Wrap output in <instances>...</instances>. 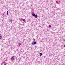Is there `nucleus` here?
Here are the masks:
<instances>
[{
    "label": "nucleus",
    "instance_id": "nucleus-5",
    "mask_svg": "<svg viewBox=\"0 0 65 65\" xmlns=\"http://www.w3.org/2000/svg\"><path fill=\"white\" fill-rule=\"evenodd\" d=\"M35 17V18H37V17H38V16L37 15H36Z\"/></svg>",
    "mask_w": 65,
    "mask_h": 65
},
{
    "label": "nucleus",
    "instance_id": "nucleus-4",
    "mask_svg": "<svg viewBox=\"0 0 65 65\" xmlns=\"http://www.w3.org/2000/svg\"><path fill=\"white\" fill-rule=\"evenodd\" d=\"M32 15L33 17H35V13H32Z\"/></svg>",
    "mask_w": 65,
    "mask_h": 65
},
{
    "label": "nucleus",
    "instance_id": "nucleus-1",
    "mask_svg": "<svg viewBox=\"0 0 65 65\" xmlns=\"http://www.w3.org/2000/svg\"><path fill=\"white\" fill-rule=\"evenodd\" d=\"M14 57L13 56L12 57V58H11V60H12V61H13V60H14Z\"/></svg>",
    "mask_w": 65,
    "mask_h": 65
},
{
    "label": "nucleus",
    "instance_id": "nucleus-15",
    "mask_svg": "<svg viewBox=\"0 0 65 65\" xmlns=\"http://www.w3.org/2000/svg\"><path fill=\"white\" fill-rule=\"evenodd\" d=\"M34 40H35V39H34Z\"/></svg>",
    "mask_w": 65,
    "mask_h": 65
},
{
    "label": "nucleus",
    "instance_id": "nucleus-2",
    "mask_svg": "<svg viewBox=\"0 0 65 65\" xmlns=\"http://www.w3.org/2000/svg\"><path fill=\"white\" fill-rule=\"evenodd\" d=\"M34 44H36V42L35 41L34 42H32V45H34Z\"/></svg>",
    "mask_w": 65,
    "mask_h": 65
},
{
    "label": "nucleus",
    "instance_id": "nucleus-12",
    "mask_svg": "<svg viewBox=\"0 0 65 65\" xmlns=\"http://www.w3.org/2000/svg\"><path fill=\"white\" fill-rule=\"evenodd\" d=\"M63 40L64 41H65V39H63Z\"/></svg>",
    "mask_w": 65,
    "mask_h": 65
},
{
    "label": "nucleus",
    "instance_id": "nucleus-9",
    "mask_svg": "<svg viewBox=\"0 0 65 65\" xmlns=\"http://www.w3.org/2000/svg\"><path fill=\"white\" fill-rule=\"evenodd\" d=\"M7 15H8V11H7Z\"/></svg>",
    "mask_w": 65,
    "mask_h": 65
},
{
    "label": "nucleus",
    "instance_id": "nucleus-3",
    "mask_svg": "<svg viewBox=\"0 0 65 65\" xmlns=\"http://www.w3.org/2000/svg\"><path fill=\"white\" fill-rule=\"evenodd\" d=\"M42 53H40V57H41V56H42Z\"/></svg>",
    "mask_w": 65,
    "mask_h": 65
},
{
    "label": "nucleus",
    "instance_id": "nucleus-7",
    "mask_svg": "<svg viewBox=\"0 0 65 65\" xmlns=\"http://www.w3.org/2000/svg\"><path fill=\"white\" fill-rule=\"evenodd\" d=\"M21 44H22V43H19V46H21Z\"/></svg>",
    "mask_w": 65,
    "mask_h": 65
},
{
    "label": "nucleus",
    "instance_id": "nucleus-8",
    "mask_svg": "<svg viewBox=\"0 0 65 65\" xmlns=\"http://www.w3.org/2000/svg\"><path fill=\"white\" fill-rule=\"evenodd\" d=\"M10 22H11V23H12V19H11L10 20Z\"/></svg>",
    "mask_w": 65,
    "mask_h": 65
},
{
    "label": "nucleus",
    "instance_id": "nucleus-14",
    "mask_svg": "<svg viewBox=\"0 0 65 65\" xmlns=\"http://www.w3.org/2000/svg\"><path fill=\"white\" fill-rule=\"evenodd\" d=\"M4 65H6V64L5 63Z\"/></svg>",
    "mask_w": 65,
    "mask_h": 65
},
{
    "label": "nucleus",
    "instance_id": "nucleus-10",
    "mask_svg": "<svg viewBox=\"0 0 65 65\" xmlns=\"http://www.w3.org/2000/svg\"><path fill=\"white\" fill-rule=\"evenodd\" d=\"M2 38V37H1V35H0V39H1Z\"/></svg>",
    "mask_w": 65,
    "mask_h": 65
},
{
    "label": "nucleus",
    "instance_id": "nucleus-13",
    "mask_svg": "<svg viewBox=\"0 0 65 65\" xmlns=\"http://www.w3.org/2000/svg\"><path fill=\"white\" fill-rule=\"evenodd\" d=\"M64 47H65V45H64Z\"/></svg>",
    "mask_w": 65,
    "mask_h": 65
},
{
    "label": "nucleus",
    "instance_id": "nucleus-6",
    "mask_svg": "<svg viewBox=\"0 0 65 65\" xmlns=\"http://www.w3.org/2000/svg\"><path fill=\"white\" fill-rule=\"evenodd\" d=\"M22 20H23V22H26V20H25V19H23Z\"/></svg>",
    "mask_w": 65,
    "mask_h": 65
},
{
    "label": "nucleus",
    "instance_id": "nucleus-11",
    "mask_svg": "<svg viewBox=\"0 0 65 65\" xmlns=\"http://www.w3.org/2000/svg\"><path fill=\"white\" fill-rule=\"evenodd\" d=\"M49 27H50V28H51V25H49Z\"/></svg>",
    "mask_w": 65,
    "mask_h": 65
}]
</instances>
